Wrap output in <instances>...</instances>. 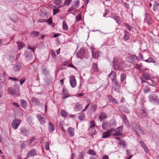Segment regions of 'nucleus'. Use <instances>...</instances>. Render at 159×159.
Segmentation results:
<instances>
[{
	"mask_svg": "<svg viewBox=\"0 0 159 159\" xmlns=\"http://www.w3.org/2000/svg\"><path fill=\"white\" fill-rule=\"evenodd\" d=\"M107 117V115L104 112H101L99 114V118L101 121L106 119Z\"/></svg>",
	"mask_w": 159,
	"mask_h": 159,
	"instance_id": "obj_17",
	"label": "nucleus"
},
{
	"mask_svg": "<svg viewBox=\"0 0 159 159\" xmlns=\"http://www.w3.org/2000/svg\"><path fill=\"white\" fill-rule=\"evenodd\" d=\"M148 100L151 103L159 105V99L157 96L155 94H151L148 97Z\"/></svg>",
	"mask_w": 159,
	"mask_h": 159,
	"instance_id": "obj_3",
	"label": "nucleus"
},
{
	"mask_svg": "<svg viewBox=\"0 0 159 159\" xmlns=\"http://www.w3.org/2000/svg\"><path fill=\"white\" fill-rule=\"evenodd\" d=\"M122 119L123 120V121L125 123H126L127 122H128V120H127V118L125 116V115H123V116L122 117Z\"/></svg>",
	"mask_w": 159,
	"mask_h": 159,
	"instance_id": "obj_62",
	"label": "nucleus"
},
{
	"mask_svg": "<svg viewBox=\"0 0 159 159\" xmlns=\"http://www.w3.org/2000/svg\"><path fill=\"white\" fill-rule=\"evenodd\" d=\"M26 145L25 141H22L20 144V148L21 149H24L26 147Z\"/></svg>",
	"mask_w": 159,
	"mask_h": 159,
	"instance_id": "obj_57",
	"label": "nucleus"
},
{
	"mask_svg": "<svg viewBox=\"0 0 159 159\" xmlns=\"http://www.w3.org/2000/svg\"><path fill=\"white\" fill-rule=\"evenodd\" d=\"M39 32L37 31H32L30 33L31 36L33 37H38L39 35Z\"/></svg>",
	"mask_w": 159,
	"mask_h": 159,
	"instance_id": "obj_43",
	"label": "nucleus"
},
{
	"mask_svg": "<svg viewBox=\"0 0 159 159\" xmlns=\"http://www.w3.org/2000/svg\"><path fill=\"white\" fill-rule=\"evenodd\" d=\"M89 126L90 127L89 128H95L96 125L94 123V120H92L89 122Z\"/></svg>",
	"mask_w": 159,
	"mask_h": 159,
	"instance_id": "obj_46",
	"label": "nucleus"
},
{
	"mask_svg": "<svg viewBox=\"0 0 159 159\" xmlns=\"http://www.w3.org/2000/svg\"><path fill=\"white\" fill-rule=\"evenodd\" d=\"M127 60L129 62L134 64L136 62V61H139V59L136 55H131L127 57Z\"/></svg>",
	"mask_w": 159,
	"mask_h": 159,
	"instance_id": "obj_5",
	"label": "nucleus"
},
{
	"mask_svg": "<svg viewBox=\"0 0 159 159\" xmlns=\"http://www.w3.org/2000/svg\"><path fill=\"white\" fill-rule=\"evenodd\" d=\"M115 84V87L114 89V90L116 91H119V89H120V86L119 84L118 81H116L115 82H113Z\"/></svg>",
	"mask_w": 159,
	"mask_h": 159,
	"instance_id": "obj_26",
	"label": "nucleus"
},
{
	"mask_svg": "<svg viewBox=\"0 0 159 159\" xmlns=\"http://www.w3.org/2000/svg\"><path fill=\"white\" fill-rule=\"evenodd\" d=\"M84 118V115L83 113L80 114L78 116V119L80 120H83Z\"/></svg>",
	"mask_w": 159,
	"mask_h": 159,
	"instance_id": "obj_53",
	"label": "nucleus"
},
{
	"mask_svg": "<svg viewBox=\"0 0 159 159\" xmlns=\"http://www.w3.org/2000/svg\"><path fill=\"white\" fill-rule=\"evenodd\" d=\"M72 0H65L63 4V5L69 6Z\"/></svg>",
	"mask_w": 159,
	"mask_h": 159,
	"instance_id": "obj_55",
	"label": "nucleus"
},
{
	"mask_svg": "<svg viewBox=\"0 0 159 159\" xmlns=\"http://www.w3.org/2000/svg\"><path fill=\"white\" fill-rule=\"evenodd\" d=\"M21 120L19 119H16L14 120L11 124L12 127L14 129H17L19 125Z\"/></svg>",
	"mask_w": 159,
	"mask_h": 159,
	"instance_id": "obj_8",
	"label": "nucleus"
},
{
	"mask_svg": "<svg viewBox=\"0 0 159 159\" xmlns=\"http://www.w3.org/2000/svg\"><path fill=\"white\" fill-rule=\"evenodd\" d=\"M130 127L135 131L136 130L137 128L139 127L137 123L134 122H131Z\"/></svg>",
	"mask_w": 159,
	"mask_h": 159,
	"instance_id": "obj_27",
	"label": "nucleus"
},
{
	"mask_svg": "<svg viewBox=\"0 0 159 159\" xmlns=\"http://www.w3.org/2000/svg\"><path fill=\"white\" fill-rule=\"evenodd\" d=\"M82 17L81 13L78 14L76 17V22L79 21L81 20Z\"/></svg>",
	"mask_w": 159,
	"mask_h": 159,
	"instance_id": "obj_50",
	"label": "nucleus"
},
{
	"mask_svg": "<svg viewBox=\"0 0 159 159\" xmlns=\"http://www.w3.org/2000/svg\"><path fill=\"white\" fill-rule=\"evenodd\" d=\"M108 76L112 80V82H115L116 81V75L115 72L112 71L110 74L108 75Z\"/></svg>",
	"mask_w": 159,
	"mask_h": 159,
	"instance_id": "obj_16",
	"label": "nucleus"
},
{
	"mask_svg": "<svg viewBox=\"0 0 159 159\" xmlns=\"http://www.w3.org/2000/svg\"><path fill=\"white\" fill-rule=\"evenodd\" d=\"M37 155L36 150L32 149H31L28 153L27 155V157H30L32 156H34Z\"/></svg>",
	"mask_w": 159,
	"mask_h": 159,
	"instance_id": "obj_15",
	"label": "nucleus"
},
{
	"mask_svg": "<svg viewBox=\"0 0 159 159\" xmlns=\"http://www.w3.org/2000/svg\"><path fill=\"white\" fill-rule=\"evenodd\" d=\"M113 66L115 70H121L125 66L124 61L120 60L116 57L113 58L112 61Z\"/></svg>",
	"mask_w": 159,
	"mask_h": 159,
	"instance_id": "obj_1",
	"label": "nucleus"
},
{
	"mask_svg": "<svg viewBox=\"0 0 159 159\" xmlns=\"http://www.w3.org/2000/svg\"><path fill=\"white\" fill-rule=\"evenodd\" d=\"M120 145H122L124 147H125L126 145V143L125 141L122 139L120 140V141L118 143Z\"/></svg>",
	"mask_w": 159,
	"mask_h": 159,
	"instance_id": "obj_45",
	"label": "nucleus"
},
{
	"mask_svg": "<svg viewBox=\"0 0 159 159\" xmlns=\"http://www.w3.org/2000/svg\"><path fill=\"white\" fill-rule=\"evenodd\" d=\"M54 4L57 6L58 8L63 7V4L61 5L62 3V0H55Z\"/></svg>",
	"mask_w": 159,
	"mask_h": 159,
	"instance_id": "obj_23",
	"label": "nucleus"
},
{
	"mask_svg": "<svg viewBox=\"0 0 159 159\" xmlns=\"http://www.w3.org/2000/svg\"><path fill=\"white\" fill-rule=\"evenodd\" d=\"M60 114L62 116L66 117L68 116V113L64 110H61V111Z\"/></svg>",
	"mask_w": 159,
	"mask_h": 159,
	"instance_id": "obj_42",
	"label": "nucleus"
},
{
	"mask_svg": "<svg viewBox=\"0 0 159 159\" xmlns=\"http://www.w3.org/2000/svg\"><path fill=\"white\" fill-rule=\"evenodd\" d=\"M67 133L70 136H73L74 134V128L71 127L68 128L67 130Z\"/></svg>",
	"mask_w": 159,
	"mask_h": 159,
	"instance_id": "obj_21",
	"label": "nucleus"
},
{
	"mask_svg": "<svg viewBox=\"0 0 159 159\" xmlns=\"http://www.w3.org/2000/svg\"><path fill=\"white\" fill-rule=\"evenodd\" d=\"M144 61L148 63H156V61L154 59L150 57H149L148 59Z\"/></svg>",
	"mask_w": 159,
	"mask_h": 159,
	"instance_id": "obj_48",
	"label": "nucleus"
},
{
	"mask_svg": "<svg viewBox=\"0 0 159 159\" xmlns=\"http://www.w3.org/2000/svg\"><path fill=\"white\" fill-rule=\"evenodd\" d=\"M88 153L91 155H97L96 152L93 150H89L88 152Z\"/></svg>",
	"mask_w": 159,
	"mask_h": 159,
	"instance_id": "obj_52",
	"label": "nucleus"
},
{
	"mask_svg": "<svg viewBox=\"0 0 159 159\" xmlns=\"http://www.w3.org/2000/svg\"><path fill=\"white\" fill-rule=\"evenodd\" d=\"M63 96L62 97V98L63 99H65L66 98L70 96L69 95V93L66 90V89L64 88V87L63 88Z\"/></svg>",
	"mask_w": 159,
	"mask_h": 159,
	"instance_id": "obj_19",
	"label": "nucleus"
},
{
	"mask_svg": "<svg viewBox=\"0 0 159 159\" xmlns=\"http://www.w3.org/2000/svg\"><path fill=\"white\" fill-rule=\"evenodd\" d=\"M127 75L124 73H122L120 75V81L123 83L124 80L126 79Z\"/></svg>",
	"mask_w": 159,
	"mask_h": 159,
	"instance_id": "obj_34",
	"label": "nucleus"
},
{
	"mask_svg": "<svg viewBox=\"0 0 159 159\" xmlns=\"http://www.w3.org/2000/svg\"><path fill=\"white\" fill-rule=\"evenodd\" d=\"M92 56L93 58L97 59L99 57V52H93L92 51Z\"/></svg>",
	"mask_w": 159,
	"mask_h": 159,
	"instance_id": "obj_35",
	"label": "nucleus"
},
{
	"mask_svg": "<svg viewBox=\"0 0 159 159\" xmlns=\"http://www.w3.org/2000/svg\"><path fill=\"white\" fill-rule=\"evenodd\" d=\"M109 10H105V14L103 15V16L105 17L106 16H107L109 14Z\"/></svg>",
	"mask_w": 159,
	"mask_h": 159,
	"instance_id": "obj_64",
	"label": "nucleus"
},
{
	"mask_svg": "<svg viewBox=\"0 0 159 159\" xmlns=\"http://www.w3.org/2000/svg\"><path fill=\"white\" fill-rule=\"evenodd\" d=\"M24 56L25 57L26 60L27 61L30 60L32 58V53L31 51L29 52L28 51H26L24 53Z\"/></svg>",
	"mask_w": 159,
	"mask_h": 159,
	"instance_id": "obj_11",
	"label": "nucleus"
},
{
	"mask_svg": "<svg viewBox=\"0 0 159 159\" xmlns=\"http://www.w3.org/2000/svg\"><path fill=\"white\" fill-rule=\"evenodd\" d=\"M108 98L109 102L112 103H117L116 99L113 97L111 95H109L108 96Z\"/></svg>",
	"mask_w": 159,
	"mask_h": 159,
	"instance_id": "obj_32",
	"label": "nucleus"
},
{
	"mask_svg": "<svg viewBox=\"0 0 159 159\" xmlns=\"http://www.w3.org/2000/svg\"><path fill=\"white\" fill-rule=\"evenodd\" d=\"M159 7V3L157 2H155L153 6V10L154 11H156L158 10Z\"/></svg>",
	"mask_w": 159,
	"mask_h": 159,
	"instance_id": "obj_39",
	"label": "nucleus"
},
{
	"mask_svg": "<svg viewBox=\"0 0 159 159\" xmlns=\"http://www.w3.org/2000/svg\"><path fill=\"white\" fill-rule=\"evenodd\" d=\"M43 71V73L45 75H47L49 73V71L47 69L46 67L44 66H43L42 67Z\"/></svg>",
	"mask_w": 159,
	"mask_h": 159,
	"instance_id": "obj_44",
	"label": "nucleus"
},
{
	"mask_svg": "<svg viewBox=\"0 0 159 159\" xmlns=\"http://www.w3.org/2000/svg\"><path fill=\"white\" fill-rule=\"evenodd\" d=\"M46 22H48L49 25H51L52 24V18L51 17L49 18L46 21Z\"/></svg>",
	"mask_w": 159,
	"mask_h": 159,
	"instance_id": "obj_60",
	"label": "nucleus"
},
{
	"mask_svg": "<svg viewBox=\"0 0 159 159\" xmlns=\"http://www.w3.org/2000/svg\"><path fill=\"white\" fill-rule=\"evenodd\" d=\"M53 15H54L58 13L60 11V10L59 8L54 9L53 10Z\"/></svg>",
	"mask_w": 159,
	"mask_h": 159,
	"instance_id": "obj_58",
	"label": "nucleus"
},
{
	"mask_svg": "<svg viewBox=\"0 0 159 159\" xmlns=\"http://www.w3.org/2000/svg\"><path fill=\"white\" fill-rule=\"evenodd\" d=\"M143 66V64L142 63H140V64H138L136 63L134 66V68L140 71H142L141 70V69Z\"/></svg>",
	"mask_w": 159,
	"mask_h": 159,
	"instance_id": "obj_30",
	"label": "nucleus"
},
{
	"mask_svg": "<svg viewBox=\"0 0 159 159\" xmlns=\"http://www.w3.org/2000/svg\"><path fill=\"white\" fill-rule=\"evenodd\" d=\"M8 93L11 95H16L18 96H19V88L17 85H14V89L10 88H8L7 89Z\"/></svg>",
	"mask_w": 159,
	"mask_h": 159,
	"instance_id": "obj_2",
	"label": "nucleus"
},
{
	"mask_svg": "<svg viewBox=\"0 0 159 159\" xmlns=\"http://www.w3.org/2000/svg\"><path fill=\"white\" fill-rule=\"evenodd\" d=\"M17 43L18 45V49L19 50L22 49L23 47L25 46V44L22 42H17Z\"/></svg>",
	"mask_w": 159,
	"mask_h": 159,
	"instance_id": "obj_29",
	"label": "nucleus"
},
{
	"mask_svg": "<svg viewBox=\"0 0 159 159\" xmlns=\"http://www.w3.org/2000/svg\"><path fill=\"white\" fill-rule=\"evenodd\" d=\"M32 101L33 102H34L36 104L39 105L40 104V102L38 99L36 98L33 97L32 98Z\"/></svg>",
	"mask_w": 159,
	"mask_h": 159,
	"instance_id": "obj_38",
	"label": "nucleus"
},
{
	"mask_svg": "<svg viewBox=\"0 0 159 159\" xmlns=\"http://www.w3.org/2000/svg\"><path fill=\"white\" fill-rule=\"evenodd\" d=\"M36 138L34 137H32L31 139H30L28 143H29V145L30 146H33L34 145H32L33 142L34 141V140H35Z\"/></svg>",
	"mask_w": 159,
	"mask_h": 159,
	"instance_id": "obj_51",
	"label": "nucleus"
},
{
	"mask_svg": "<svg viewBox=\"0 0 159 159\" xmlns=\"http://www.w3.org/2000/svg\"><path fill=\"white\" fill-rule=\"evenodd\" d=\"M70 84L71 87L72 88H75L76 86V82L75 78V77L73 75L70 76Z\"/></svg>",
	"mask_w": 159,
	"mask_h": 159,
	"instance_id": "obj_10",
	"label": "nucleus"
},
{
	"mask_svg": "<svg viewBox=\"0 0 159 159\" xmlns=\"http://www.w3.org/2000/svg\"><path fill=\"white\" fill-rule=\"evenodd\" d=\"M21 68V65L19 63H16L14 65L13 70L15 72H18L20 70Z\"/></svg>",
	"mask_w": 159,
	"mask_h": 159,
	"instance_id": "obj_14",
	"label": "nucleus"
},
{
	"mask_svg": "<svg viewBox=\"0 0 159 159\" xmlns=\"http://www.w3.org/2000/svg\"><path fill=\"white\" fill-rule=\"evenodd\" d=\"M125 25L126 28L129 30L131 31L132 30V27L127 23L125 24Z\"/></svg>",
	"mask_w": 159,
	"mask_h": 159,
	"instance_id": "obj_56",
	"label": "nucleus"
},
{
	"mask_svg": "<svg viewBox=\"0 0 159 159\" xmlns=\"http://www.w3.org/2000/svg\"><path fill=\"white\" fill-rule=\"evenodd\" d=\"M147 70V69H146L142 71H140V72H142V77L143 78L144 80H150L151 78V76L150 75L146 72V70Z\"/></svg>",
	"mask_w": 159,
	"mask_h": 159,
	"instance_id": "obj_7",
	"label": "nucleus"
},
{
	"mask_svg": "<svg viewBox=\"0 0 159 159\" xmlns=\"http://www.w3.org/2000/svg\"><path fill=\"white\" fill-rule=\"evenodd\" d=\"M80 1L79 0H75L73 2V6L76 8L78 7L79 6Z\"/></svg>",
	"mask_w": 159,
	"mask_h": 159,
	"instance_id": "obj_41",
	"label": "nucleus"
},
{
	"mask_svg": "<svg viewBox=\"0 0 159 159\" xmlns=\"http://www.w3.org/2000/svg\"><path fill=\"white\" fill-rule=\"evenodd\" d=\"M113 133V129L107 130L106 132H104L102 134V139H105L109 137L111 134Z\"/></svg>",
	"mask_w": 159,
	"mask_h": 159,
	"instance_id": "obj_9",
	"label": "nucleus"
},
{
	"mask_svg": "<svg viewBox=\"0 0 159 159\" xmlns=\"http://www.w3.org/2000/svg\"><path fill=\"white\" fill-rule=\"evenodd\" d=\"M48 129L50 132H53L55 129L54 124L51 122H49L48 123Z\"/></svg>",
	"mask_w": 159,
	"mask_h": 159,
	"instance_id": "obj_22",
	"label": "nucleus"
},
{
	"mask_svg": "<svg viewBox=\"0 0 159 159\" xmlns=\"http://www.w3.org/2000/svg\"><path fill=\"white\" fill-rule=\"evenodd\" d=\"M112 18L116 21V23L119 25H120L121 24V21L120 20V18L118 16H116V15L115 16H112Z\"/></svg>",
	"mask_w": 159,
	"mask_h": 159,
	"instance_id": "obj_37",
	"label": "nucleus"
},
{
	"mask_svg": "<svg viewBox=\"0 0 159 159\" xmlns=\"http://www.w3.org/2000/svg\"><path fill=\"white\" fill-rule=\"evenodd\" d=\"M143 89L144 93H148L151 92V90L147 86H143Z\"/></svg>",
	"mask_w": 159,
	"mask_h": 159,
	"instance_id": "obj_47",
	"label": "nucleus"
},
{
	"mask_svg": "<svg viewBox=\"0 0 159 159\" xmlns=\"http://www.w3.org/2000/svg\"><path fill=\"white\" fill-rule=\"evenodd\" d=\"M20 132L22 135L25 137H28L30 134V130L24 127H22L20 129Z\"/></svg>",
	"mask_w": 159,
	"mask_h": 159,
	"instance_id": "obj_6",
	"label": "nucleus"
},
{
	"mask_svg": "<svg viewBox=\"0 0 159 159\" xmlns=\"http://www.w3.org/2000/svg\"><path fill=\"white\" fill-rule=\"evenodd\" d=\"M140 114L143 117H146L147 116V114L144 110V108L143 106L141 108Z\"/></svg>",
	"mask_w": 159,
	"mask_h": 159,
	"instance_id": "obj_28",
	"label": "nucleus"
},
{
	"mask_svg": "<svg viewBox=\"0 0 159 159\" xmlns=\"http://www.w3.org/2000/svg\"><path fill=\"white\" fill-rule=\"evenodd\" d=\"M97 107V105L96 104L92 105L91 106V110L93 112H95Z\"/></svg>",
	"mask_w": 159,
	"mask_h": 159,
	"instance_id": "obj_49",
	"label": "nucleus"
},
{
	"mask_svg": "<svg viewBox=\"0 0 159 159\" xmlns=\"http://www.w3.org/2000/svg\"><path fill=\"white\" fill-rule=\"evenodd\" d=\"M93 71L95 72H98L99 70L98 65L97 63H93Z\"/></svg>",
	"mask_w": 159,
	"mask_h": 159,
	"instance_id": "obj_31",
	"label": "nucleus"
},
{
	"mask_svg": "<svg viewBox=\"0 0 159 159\" xmlns=\"http://www.w3.org/2000/svg\"><path fill=\"white\" fill-rule=\"evenodd\" d=\"M123 129V126H121L118 127L116 129H111L113 130V133H115L114 134H112V135L115 136H118L121 135Z\"/></svg>",
	"mask_w": 159,
	"mask_h": 159,
	"instance_id": "obj_4",
	"label": "nucleus"
},
{
	"mask_svg": "<svg viewBox=\"0 0 159 159\" xmlns=\"http://www.w3.org/2000/svg\"><path fill=\"white\" fill-rule=\"evenodd\" d=\"M85 52V51L83 48H81L80 51L78 52L76 56L78 58L80 59H82L83 56H84V54Z\"/></svg>",
	"mask_w": 159,
	"mask_h": 159,
	"instance_id": "obj_18",
	"label": "nucleus"
},
{
	"mask_svg": "<svg viewBox=\"0 0 159 159\" xmlns=\"http://www.w3.org/2000/svg\"><path fill=\"white\" fill-rule=\"evenodd\" d=\"M84 156V153L82 152H80L79 154V157L80 159H82L83 158Z\"/></svg>",
	"mask_w": 159,
	"mask_h": 159,
	"instance_id": "obj_61",
	"label": "nucleus"
},
{
	"mask_svg": "<svg viewBox=\"0 0 159 159\" xmlns=\"http://www.w3.org/2000/svg\"><path fill=\"white\" fill-rule=\"evenodd\" d=\"M36 116L40 124L43 125L45 123V119L42 115L38 114Z\"/></svg>",
	"mask_w": 159,
	"mask_h": 159,
	"instance_id": "obj_12",
	"label": "nucleus"
},
{
	"mask_svg": "<svg viewBox=\"0 0 159 159\" xmlns=\"http://www.w3.org/2000/svg\"><path fill=\"white\" fill-rule=\"evenodd\" d=\"M82 108V105L80 104L79 102H77L75 104L74 109L75 111H80Z\"/></svg>",
	"mask_w": 159,
	"mask_h": 159,
	"instance_id": "obj_20",
	"label": "nucleus"
},
{
	"mask_svg": "<svg viewBox=\"0 0 159 159\" xmlns=\"http://www.w3.org/2000/svg\"><path fill=\"white\" fill-rule=\"evenodd\" d=\"M49 143L48 142L45 143V148L46 150H49Z\"/></svg>",
	"mask_w": 159,
	"mask_h": 159,
	"instance_id": "obj_59",
	"label": "nucleus"
},
{
	"mask_svg": "<svg viewBox=\"0 0 159 159\" xmlns=\"http://www.w3.org/2000/svg\"><path fill=\"white\" fill-rule=\"evenodd\" d=\"M144 20H146L148 25H151L152 23V21L150 18L149 14L146 12Z\"/></svg>",
	"mask_w": 159,
	"mask_h": 159,
	"instance_id": "obj_13",
	"label": "nucleus"
},
{
	"mask_svg": "<svg viewBox=\"0 0 159 159\" xmlns=\"http://www.w3.org/2000/svg\"><path fill=\"white\" fill-rule=\"evenodd\" d=\"M125 34L123 38L124 40L125 41L129 40L130 39V36L129 32L126 30H125Z\"/></svg>",
	"mask_w": 159,
	"mask_h": 159,
	"instance_id": "obj_25",
	"label": "nucleus"
},
{
	"mask_svg": "<svg viewBox=\"0 0 159 159\" xmlns=\"http://www.w3.org/2000/svg\"><path fill=\"white\" fill-rule=\"evenodd\" d=\"M135 132L137 134L139 133L142 135H144L145 134L144 131L139 127L137 128Z\"/></svg>",
	"mask_w": 159,
	"mask_h": 159,
	"instance_id": "obj_33",
	"label": "nucleus"
},
{
	"mask_svg": "<svg viewBox=\"0 0 159 159\" xmlns=\"http://www.w3.org/2000/svg\"><path fill=\"white\" fill-rule=\"evenodd\" d=\"M107 126V123L105 121H103L102 123V127L104 130H106Z\"/></svg>",
	"mask_w": 159,
	"mask_h": 159,
	"instance_id": "obj_54",
	"label": "nucleus"
},
{
	"mask_svg": "<svg viewBox=\"0 0 159 159\" xmlns=\"http://www.w3.org/2000/svg\"><path fill=\"white\" fill-rule=\"evenodd\" d=\"M62 27L64 30L66 31L68 29V26L65 20H63L62 21Z\"/></svg>",
	"mask_w": 159,
	"mask_h": 159,
	"instance_id": "obj_36",
	"label": "nucleus"
},
{
	"mask_svg": "<svg viewBox=\"0 0 159 159\" xmlns=\"http://www.w3.org/2000/svg\"><path fill=\"white\" fill-rule=\"evenodd\" d=\"M88 131L91 136L95 135L97 134V131L95 128H89Z\"/></svg>",
	"mask_w": 159,
	"mask_h": 159,
	"instance_id": "obj_24",
	"label": "nucleus"
},
{
	"mask_svg": "<svg viewBox=\"0 0 159 159\" xmlns=\"http://www.w3.org/2000/svg\"><path fill=\"white\" fill-rule=\"evenodd\" d=\"M20 105L23 108H25L27 106V104L26 101L24 100H21Z\"/></svg>",
	"mask_w": 159,
	"mask_h": 159,
	"instance_id": "obj_40",
	"label": "nucleus"
},
{
	"mask_svg": "<svg viewBox=\"0 0 159 159\" xmlns=\"http://www.w3.org/2000/svg\"><path fill=\"white\" fill-rule=\"evenodd\" d=\"M10 20H11L14 23H16L18 22V20L17 18H16L14 19H13L11 18H10Z\"/></svg>",
	"mask_w": 159,
	"mask_h": 159,
	"instance_id": "obj_63",
	"label": "nucleus"
}]
</instances>
